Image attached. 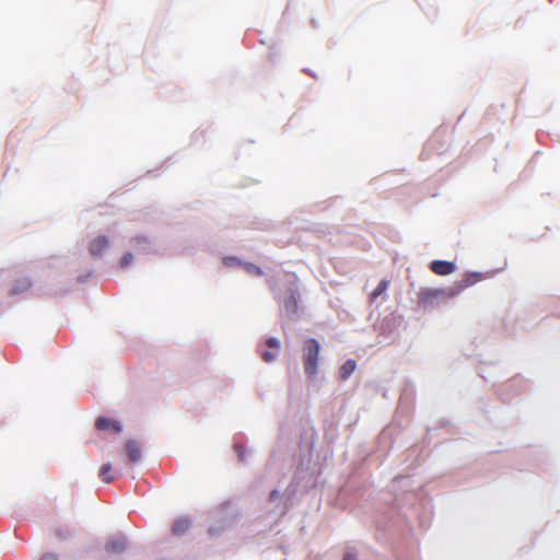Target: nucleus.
<instances>
[{
  "label": "nucleus",
  "mask_w": 560,
  "mask_h": 560,
  "mask_svg": "<svg viewBox=\"0 0 560 560\" xmlns=\"http://www.w3.org/2000/svg\"><path fill=\"white\" fill-rule=\"evenodd\" d=\"M456 296L451 288L446 289H422L418 294V304L422 308H432Z\"/></svg>",
  "instance_id": "obj_1"
},
{
  "label": "nucleus",
  "mask_w": 560,
  "mask_h": 560,
  "mask_svg": "<svg viewBox=\"0 0 560 560\" xmlns=\"http://www.w3.org/2000/svg\"><path fill=\"white\" fill-rule=\"evenodd\" d=\"M319 351L320 346L316 339L310 338L305 340L303 346V363L305 374L310 378H313L317 374Z\"/></svg>",
  "instance_id": "obj_2"
},
{
  "label": "nucleus",
  "mask_w": 560,
  "mask_h": 560,
  "mask_svg": "<svg viewBox=\"0 0 560 560\" xmlns=\"http://www.w3.org/2000/svg\"><path fill=\"white\" fill-rule=\"evenodd\" d=\"M483 279V275L479 272H467L464 277L455 283L454 287H451L452 292H456L458 295L465 289L476 284L477 282Z\"/></svg>",
  "instance_id": "obj_3"
},
{
  "label": "nucleus",
  "mask_w": 560,
  "mask_h": 560,
  "mask_svg": "<svg viewBox=\"0 0 560 560\" xmlns=\"http://www.w3.org/2000/svg\"><path fill=\"white\" fill-rule=\"evenodd\" d=\"M430 269L438 276H448L456 270V265L447 260H433L430 265Z\"/></svg>",
  "instance_id": "obj_4"
},
{
  "label": "nucleus",
  "mask_w": 560,
  "mask_h": 560,
  "mask_svg": "<svg viewBox=\"0 0 560 560\" xmlns=\"http://www.w3.org/2000/svg\"><path fill=\"white\" fill-rule=\"evenodd\" d=\"M95 428L101 431L112 430L116 433L121 431L120 423L107 417H100L95 422Z\"/></svg>",
  "instance_id": "obj_5"
},
{
  "label": "nucleus",
  "mask_w": 560,
  "mask_h": 560,
  "mask_svg": "<svg viewBox=\"0 0 560 560\" xmlns=\"http://www.w3.org/2000/svg\"><path fill=\"white\" fill-rule=\"evenodd\" d=\"M126 452L130 463H136L141 457L140 444L135 440H128L126 442Z\"/></svg>",
  "instance_id": "obj_6"
},
{
  "label": "nucleus",
  "mask_w": 560,
  "mask_h": 560,
  "mask_svg": "<svg viewBox=\"0 0 560 560\" xmlns=\"http://www.w3.org/2000/svg\"><path fill=\"white\" fill-rule=\"evenodd\" d=\"M107 246L108 240L105 236H98L90 243L89 249L93 256H98Z\"/></svg>",
  "instance_id": "obj_7"
},
{
  "label": "nucleus",
  "mask_w": 560,
  "mask_h": 560,
  "mask_svg": "<svg viewBox=\"0 0 560 560\" xmlns=\"http://www.w3.org/2000/svg\"><path fill=\"white\" fill-rule=\"evenodd\" d=\"M190 527V521L187 517L178 518L174 522L172 532L174 535L180 536L187 533Z\"/></svg>",
  "instance_id": "obj_8"
},
{
  "label": "nucleus",
  "mask_w": 560,
  "mask_h": 560,
  "mask_svg": "<svg viewBox=\"0 0 560 560\" xmlns=\"http://www.w3.org/2000/svg\"><path fill=\"white\" fill-rule=\"evenodd\" d=\"M357 362L354 360H347L340 368L339 377L346 381L355 370Z\"/></svg>",
  "instance_id": "obj_9"
},
{
  "label": "nucleus",
  "mask_w": 560,
  "mask_h": 560,
  "mask_svg": "<svg viewBox=\"0 0 560 560\" xmlns=\"http://www.w3.org/2000/svg\"><path fill=\"white\" fill-rule=\"evenodd\" d=\"M126 542L122 539H112L106 544V550L113 553H120L125 550Z\"/></svg>",
  "instance_id": "obj_10"
},
{
  "label": "nucleus",
  "mask_w": 560,
  "mask_h": 560,
  "mask_svg": "<svg viewBox=\"0 0 560 560\" xmlns=\"http://www.w3.org/2000/svg\"><path fill=\"white\" fill-rule=\"evenodd\" d=\"M100 477L106 483H109L115 479L114 475L112 474V465L109 463L103 464L101 466Z\"/></svg>",
  "instance_id": "obj_11"
},
{
  "label": "nucleus",
  "mask_w": 560,
  "mask_h": 560,
  "mask_svg": "<svg viewBox=\"0 0 560 560\" xmlns=\"http://www.w3.org/2000/svg\"><path fill=\"white\" fill-rule=\"evenodd\" d=\"M388 285L389 282L386 279L381 280L377 287L371 293V299L373 301L376 300L381 294H383L387 290Z\"/></svg>",
  "instance_id": "obj_12"
},
{
  "label": "nucleus",
  "mask_w": 560,
  "mask_h": 560,
  "mask_svg": "<svg viewBox=\"0 0 560 560\" xmlns=\"http://www.w3.org/2000/svg\"><path fill=\"white\" fill-rule=\"evenodd\" d=\"M32 285V282L27 279H23L19 282V284H16L12 290H11V294L12 295H15V294H19L21 292H24L26 290H28Z\"/></svg>",
  "instance_id": "obj_13"
},
{
  "label": "nucleus",
  "mask_w": 560,
  "mask_h": 560,
  "mask_svg": "<svg viewBox=\"0 0 560 560\" xmlns=\"http://www.w3.org/2000/svg\"><path fill=\"white\" fill-rule=\"evenodd\" d=\"M243 268L253 276L261 277L264 275V271L259 266H256L252 262H244Z\"/></svg>",
  "instance_id": "obj_14"
},
{
  "label": "nucleus",
  "mask_w": 560,
  "mask_h": 560,
  "mask_svg": "<svg viewBox=\"0 0 560 560\" xmlns=\"http://www.w3.org/2000/svg\"><path fill=\"white\" fill-rule=\"evenodd\" d=\"M133 260V256L130 253H126L119 260V265L121 268L128 267Z\"/></svg>",
  "instance_id": "obj_15"
},
{
  "label": "nucleus",
  "mask_w": 560,
  "mask_h": 560,
  "mask_svg": "<svg viewBox=\"0 0 560 560\" xmlns=\"http://www.w3.org/2000/svg\"><path fill=\"white\" fill-rule=\"evenodd\" d=\"M223 262L225 266H233V265H240V266H243L244 262H242L238 258L236 257H225L223 259Z\"/></svg>",
  "instance_id": "obj_16"
},
{
  "label": "nucleus",
  "mask_w": 560,
  "mask_h": 560,
  "mask_svg": "<svg viewBox=\"0 0 560 560\" xmlns=\"http://www.w3.org/2000/svg\"><path fill=\"white\" fill-rule=\"evenodd\" d=\"M261 359L267 362V363H270L272 362L275 359H276V353L271 352V351H268V350H265L262 353H261Z\"/></svg>",
  "instance_id": "obj_17"
},
{
  "label": "nucleus",
  "mask_w": 560,
  "mask_h": 560,
  "mask_svg": "<svg viewBox=\"0 0 560 560\" xmlns=\"http://www.w3.org/2000/svg\"><path fill=\"white\" fill-rule=\"evenodd\" d=\"M266 345L269 347V348H273V349H278L280 347V343L277 339L275 338H268L266 340Z\"/></svg>",
  "instance_id": "obj_18"
},
{
  "label": "nucleus",
  "mask_w": 560,
  "mask_h": 560,
  "mask_svg": "<svg viewBox=\"0 0 560 560\" xmlns=\"http://www.w3.org/2000/svg\"><path fill=\"white\" fill-rule=\"evenodd\" d=\"M39 560H58L57 555L54 552H47L42 556Z\"/></svg>",
  "instance_id": "obj_19"
},
{
  "label": "nucleus",
  "mask_w": 560,
  "mask_h": 560,
  "mask_svg": "<svg viewBox=\"0 0 560 560\" xmlns=\"http://www.w3.org/2000/svg\"><path fill=\"white\" fill-rule=\"evenodd\" d=\"M343 560H358L353 555L347 553L343 557Z\"/></svg>",
  "instance_id": "obj_20"
},
{
  "label": "nucleus",
  "mask_w": 560,
  "mask_h": 560,
  "mask_svg": "<svg viewBox=\"0 0 560 560\" xmlns=\"http://www.w3.org/2000/svg\"><path fill=\"white\" fill-rule=\"evenodd\" d=\"M269 497H270V500H275V499L278 497V491H277V490H272V491L270 492V495H269Z\"/></svg>",
  "instance_id": "obj_21"
}]
</instances>
